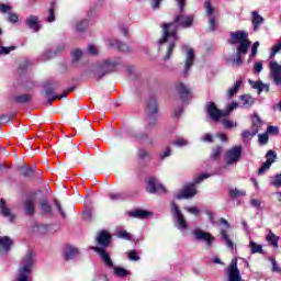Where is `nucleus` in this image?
Returning a JSON list of instances; mask_svg holds the SVG:
<instances>
[{"mask_svg": "<svg viewBox=\"0 0 281 281\" xmlns=\"http://www.w3.org/2000/svg\"><path fill=\"white\" fill-rule=\"evenodd\" d=\"M243 85V79H239L236 81V83L231 87L227 92H226V95L227 98H229V100H232L233 97L236 95V93H238V91H240V87Z\"/></svg>", "mask_w": 281, "mask_h": 281, "instance_id": "29", "label": "nucleus"}, {"mask_svg": "<svg viewBox=\"0 0 281 281\" xmlns=\"http://www.w3.org/2000/svg\"><path fill=\"white\" fill-rule=\"evenodd\" d=\"M221 155H223V146L216 145L215 147L212 148L210 157L213 161H218V159H221Z\"/></svg>", "mask_w": 281, "mask_h": 281, "instance_id": "33", "label": "nucleus"}, {"mask_svg": "<svg viewBox=\"0 0 281 281\" xmlns=\"http://www.w3.org/2000/svg\"><path fill=\"white\" fill-rule=\"evenodd\" d=\"M204 9L206 10V15L210 16H214V7H212V2H210L209 0H206L204 2Z\"/></svg>", "mask_w": 281, "mask_h": 281, "instance_id": "47", "label": "nucleus"}, {"mask_svg": "<svg viewBox=\"0 0 281 281\" xmlns=\"http://www.w3.org/2000/svg\"><path fill=\"white\" fill-rule=\"evenodd\" d=\"M8 21H9V23H19V15L14 12H9Z\"/></svg>", "mask_w": 281, "mask_h": 281, "instance_id": "54", "label": "nucleus"}, {"mask_svg": "<svg viewBox=\"0 0 281 281\" xmlns=\"http://www.w3.org/2000/svg\"><path fill=\"white\" fill-rule=\"evenodd\" d=\"M14 49H16V46H1L0 44V56H8V54H10V52H14Z\"/></svg>", "mask_w": 281, "mask_h": 281, "instance_id": "46", "label": "nucleus"}, {"mask_svg": "<svg viewBox=\"0 0 281 281\" xmlns=\"http://www.w3.org/2000/svg\"><path fill=\"white\" fill-rule=\"evenodd\" d=\"M203 179H205V177H200L195 179L194 182L186 184L176 194V199L181 201V199H193V196H196V194L199 193V191L196 190V186H199V183H203Z\"/></svg>", "mask_w": 281, "mask_h": 281, "instance_id": "5", "label": "nucleus"}, {"mask_svg": "<svg viewBox=\"0 0 281 281\" xmlns=\"http://www.w3.org/2000/svg\"><path fill=\"white\" fill-rule=\"evenodd\" d=\"M110 201H124V193H110Z\"/></svg>", "mask_w": 281, "mask_h": 281, "instance_id": "53", "label": "nucleus"}, {"mask_svg": "<svg viewBox=\"0 0 281 281\" xmlns=\"http://www.w3.org/2000/svg\"><path fill=\"white\" fill-rule=\"evenodd\" d=\"M87 27H89V20H82L76 25L77 32H86Z\"/></svg>", "mask_w": 281, "mask_h": 281, "instance_id": "41", "label": "nucleus"}, {"mask_svg": "<svg viewBox=\"0 0 281 281\" xmlns=\"http://www.w3.org/2000/svg\"><path fill=\"white\" fill-rule=\"evenodd\" d=\"M179 12H183L186 10V0H176Z\"/></svg>", "mask_w": 281, "mask_h": 281, "instance_id": "61", "label": "nucleus"}, {"mask_svg": "<svg viewBox=\"0 0 281 281\" xmlns=\"http://www.w3.org/2000/svg\"><path fill=\"white\" fill-rule=\"evenodd\" d=\"M206 112L209 117L214 122H218V120H221V110L216 106V103H210L206 108Z\"/></svg>", "mask_w": 281, "mask_h": 281, "instance_id": "18", "label": "nucleus"}, {"mask_svg": "<svg viewBox=\"0 0 281 281\" xmlns=\"http://www.w3.org/2000/svg\"><path fill=\"white\" fill-rule=\"evenodd\" d=\"M92 214H93V212L91 211V209H88V210L83 211L85 221H91Z\"/></svg>", "mask_w": 281, "mask_h": 281, "instance_id": "62", "label": "nucleus"}, {"mask_svg": "<svg viewBox=\"0 0 281 281\" xmlns=\"http://www.w3.org/2000/svg\"><path fill=\"white\" fill-rule=\"evenodd\" d=\"M256 135H258V132L256 130H254V128L251 131L245 130L241 133V137L244 139H251L252 137H256Z\"/></svg>", "mask_w": 281, "mask_h": 281, "instance_id": "42", "label": "nucleus"}, {"mask_svg": "<svg viewBox=\"0 0 281 281\" xmlns=\"http://www.w3.org/2000/svg\"><path fill=\"white\" fill-rule=\"evenodd\" d=\"M115 69H117V63L112 59H105L98 64L93 70L97 82H100L104 76L114 74Z\"/></svg>", "mask_w": 281, "mask_h": 281, "instance_id": "4", "label": "nucleus"}, {"mask_svg": "<svg viewBox=\"0 0 281 281\" xmlns=\"http://www.w3.org/2000/svg\"><path fill=\"white\" fill-rule=\"evenodd\" d=\"M159 111V106L157 105V99L155 97H149L146 103V113H147V126L146 128H153V126H157V113Z\"/></svg>", "mask_w": 281, "mask_h": 281, "instance_id": "6", "label": "nucleus"}, {"mask_svg": "<svg viewBox=\"0 0 281 281\" xmlns=\"http://www.w3.org/2000/svg\"><path fill=\"white\" fill-rule=\"evenodd\" d=\"M262 126V119H260V115H258V113H254V115H252V126H251V128L254 130V131H257V133H258V131H260V127Z\"/></svg>", "mask_w": 281, "mask_h": 281, "instance_id": "38", "label": "nucleus"}, {"mask_svg": "<svg viewBox=\"0 0 281 281\" xmlns=\"http://www.w3.org/2000/svg\"><path fill=\"white\" fill-rule=\"evenodd\" d=\"M146 190L149 194H167L168 192L166 187L157 181V178L147 179Z\"/></svg>", "mask_w": 281, "mask_h": 281, "instance_id": "10", "label": "nucleus"}, {"mask_svg": "<svg viewBox=\"0 0 281 281\" xmlns=\"http://www.w3.org/2000/svg\"><path fill=\"white\" fill-rule=\"evenodd\" d=\"M270 78L277 87L281 86V65L278 61L270 64Z\"/></svg>", "mask_w": 281, "mask_h": 281, "instance_id": "13", "label": "nucleus"}, {"mask_svg": "<svg viewBox=\"0 0 281 281\" xmlns=\"http://www.w3.org/2000/svg\"><path fill=\"white\" fill-rule=\"evenodd\" d=\"M227 281H243L240 270H238V261L236 259L233 260L228 267Z\"/></svg>", "mask_w": 281, "mask_h": 281, "instance_id": "12", "label": "nucleus"}, {"mask_svg": "<svg viewBox=\"0 0 281 281\" xmlns=\"http://www.w3.org/2000/svg\"><path fill=\"white\" fill-rule=\"evenodd\" d=\"M184 210H187V212H189V214H193L194 216L200 214V210L195 206H191V207H184Z\"/></svg>", "mask_w": 281, "mask_h": 281, "instance_id": "58", "label": "nucleus"}, {"mask_svg": "<svg viewBox=\"0 0 281 281\" xmlns=\"http://www.w3.org/2000/svg\"><path fill=\"white\" fill-rule=\"evenodd\" d=\"M258 47H260V42H255L251 46L250 58H256V55L258 54Z\"/></svg>", "mask_w": 281, "mask_h": 281, "instance_id": "52", "label": "nucleus"}, {"mask_svg": "<svg viewBox=\"0 0 281 281\" xmlns=\"http://www.w3.org/2000/svg\"><path fill=\"white\" fill-rule=\"evenodd\" d=\"M278 155L273 150H268L266 154L267 161H265L261 167L258 170V175H262V172H266V170H269L271 168L272 164H276Z\"/></svg>", "mask_w": 281, "mask_h": 281, "instance_id": "14", "label": "nucleus"}, {"mask_svg": "<svg viewBox=\"0 0 281 281\" xmlns=\"http://www.w3.org/2000/svg\"><path fill=\"white\" fill-rule=\"evenodd\" d=\"M80 58H82V50L76 48L72 53H71V60L72 63H79Z\"/></svg>", "mask_w": 281, "mask_h": 281, "instance_id": "44", "label": "nucleus"}, {"mask_svg": "<svg viewBox=\"0 0 281 281\" xmlns=\"http://www.w3.org/2000/svg\"><path fill=\"white\" fill-rule=\"evenodd\" d=\"M251 23L254 26V31L258 32V30H260V25H262V23H265V18H262L260 14H258V11H252L251 12Z\"/></svg>", "mask_w": 281, "mask_h": 281, "instance_id": "23", "label": "nucleus"}, {"mask_svg": "<svg viewBox=\"0 0 281 281\" xmlns=\"http://www.w3.org/2000/svg\"><path fill=\"white\" fill-rule=\"evenodd\" d=\"M40 210H42L44 214H52V205H49V203H47L45 200L42 201Z\"/></svg>", "mask_w": 281, "mask_h": 281, "instance_id": "45", "label": "nucleus"}, {"mask_svg": "<svg viewBox=\"0 0 281 281\" xmlns=\"http://www.w3.org/2000/svg\"><path fill=\"white\" fill-rule=\"evenodd\" d=\"M192 65H194V49L189 48L187 52V58L184 64V76H188L190 67H192Z\"/></svg>", "mask_w": 281, "mask_h": 281, "instance_id": "22", "label": "nucleus"}, {"mask_svg": "<svg viewBox=\"0 0 281 281\" xmlns=\"http://www.w3.org/2000/svg\"><path fill=\"white\" fill-rule=\"evenodd\" d=\"M34 204H35V200L34 198H29L25 203H24V211L29 216L34 215Z\"/></svg>", "mask_w": 281, "mask_h": 281, "instance_id": "30", "label": "nucleus"}, {"mask_svg": "<svg viewBox=\"0 0 281 281\" xmlns=\"http://www.w3.org/2000/svg\"><path fill=\"white\" fill-rule=\"evenodd\" d=\"M10 247H12V239L8 236L0 237V254H8Z\"/></svg>", "mask_w": 281, "mask_h": 281, "instance_id": "24", "label": "nucleus"}, {"mask_svg": "<svg viewBox=\"0 0 281 281\" xmlns=\"http://www.w3.org/2000/svg\"><path fill=\"white\" fill-rule=\"evenodd\" d=\"M50 5L52 8L48 9V16L46 18L47 23H54V21H56V9L54 8L56 5V1L53 0Z\"/></svg>", "mask_w": 281, "mask_h": 281, "instance_id": "36", "label": "nucleus"}, {"mask_svg": "<svg viewBox=\"0 0 281 281\" xmlns=\"http://www.w3.org/2000/svg\"><path fill=\"white\" fill-rule=\"evenodd\" d=\"M193 235L196 240H203L206 243L207 247H212V241L215 240L214 236L205 231L195 229Z\"/></svg>", "mask_w": 281, "mask_h": 281, "instance_id": "15", "label": "nucleus"}, {"mask_svg": "<svg viewBox=\"0 0 281 281\" xmlns=\"http://www.w3.org/2000/svg\"><path fill=\"white\" fill-rule=\"evenodd\" d=\"M258 142L261 146H267V144H269V135L267 132L258 135Z\"/></svg>", "mask_w": 281, "mask_h": 281, "instance_id": "48", "label": "nucleus"}, {"mask_svg": "<svg viewBox=\"0 0 281 281\" xmlns=\"http://www.w3.org/2000/svg\"><path fill=\"white\" fill-rule=\"evenodd\" d=\"M91 249L99 254V256L103 260L104 265H106V267H113V260H111V256H109V254L104 251V248L91 247Z\"/></svg>", "mask_w": 281, "mask_h": 281, "instance_id": "19", "label": "nucleus"}, {"mask_svg": "<svg viewBox=\"0 0 281 281\" xmlns=\"http://www.w3.org/2000/svg\"><path fill=\"white\" fill-rule=\"evenodd\" d=\"M16 170L22 177H43V171L41 169L36 168V166H30L23 160L18 164Z\"/></svg>", "mask_w": 281, "mask_h": 281, "instance_id": "9", "label": "nucleus"}, {"mask_svg": "<svg viewBox=\"0 0 281 281\" xmlns=\"http://www.w3.org/2000/svg\"><path fill=\"white\" fill-rule=\"evenodd\" d=\"M0 214H2V216L5 218H9L11 222L14 221V214H12V210L8 207V204L3 199H0Z\"/></svg>", "mask_w": 281, "mask_h": 281, "instance_id": "21", "label": "nucleus"}, {"mask_svg": "<svg viewBox=\"0 0 281 281\" xmlns=\"http://www.w3.org/2000/svg\"><path fill=\"white\" fill-rule=\"evenodd\" d=\"M243 158V145H235L229 148L225 155L224 160L226 166H236L238 161Z\"/></svg>", "mask_w": 281, "mask_h": 281, "instance_id": "7", "label": "nucleus"}, {"mask_svg": "<svg viewBox=\"0 0 281 281\" xmlns=\"http://www.w3.org/2000/svg\"><path fill=\"white\" fill-rule=\"evenodd\" d=\"M173 146H188V140L183 138H178L173 142Z\"/></svg>", "mask_w": 281, "mask_h": 281, "instance_id": "60", "label": "nucleus"}, {"mask_svg": "<svg viewBox=\"0 0 281 281\" xmlns=\"http://www.w3.org/2000/svg\"><path fill=\"white\" fill-rule=\"evenodd\" d=\"M128 215L132 218H148V216H153V213L148 212L146 210L137 209V210L130 212Z\"/></svg>", "mask_w": 281, "mask_h": 281, "instance_id": "25", "label": "nucleus"}, {"mask_svg": "<svg viewBox=\"0 0 281 281\" xmlns=\"http://www.w3.org/2000/svg\"><path fill=\"white\" fill-rule=\"evenodd\" d=\"M270 183L274 188H281V177H274Z\"/></svg>", "mask_w": 281, "mask_h": 281, "instance_id": "59", "label": "nucleus"}, {"mask_svg": "<svg viewBox=\"0 0 281 281\" xmlns=\"http://www.w3.org/2000/svg\"><path fill=\"white\" fill-rule=\"evenodd\" d=\"M176 91L178 95H180V100H182V102H187L188 95L192 93V91H190V88H188V86H186V83L183 82L176 83Z\"/></svg>", "mask_w": 281, "mask_h": 281, "instance_id": "16", "label": "nucleus"}, {"mask_svg": "<svg viewBox=\"0 0 281 281\" xmlns=\"http://www.w3.org/2000/svg\"><path fill=\"white\" fill-rule=\"evenodd\" d=\"M231 45H239L236 48V58L233 60L236 67L243 65V56L249 54V47H251V41L249 40V33L246 31H236L231 33Z\"/></svg>", "mask_w": 281, "mask_h": 281, "instance_id": "2", "label": "nucleus"}, {"mask_svg": "<svg viewBox=\"0 0 281 281\" xmlns=\"http://www.w3.org/2000/svg\"><path fill=\"white\" fill-rule=\"evenodd\" d=\"M138 157L139 159H150V154L146 151V149H139L138 150Z\"/></svg>", "mask_w": 281, "mask_h": 281, "instance_id": "57", "label": "nucleus"}, {"mask_svg": "<svg viewBox=\"0 0 281 281\" xmlns=\"http://www.w3.org/2000/svg\"><path fill=\"white\" fill-rule=\"evenodd\" d=\"M216 25H218V21H216V18L210 16L209 18V32H216Z\"/></svg>", "mask_w": 281, "mask_h": 281, "instance_id": "43", "label": "nucleus"}, {"mask_svg": "<svg viewBox=\"0 0 281 281\" xmlns=\"http://www.w3.org/2000/svg\"><path fill=\"white\" fill-rule=\"evenodd\" d=\"M97 243L101 247H109L111 243V235L106 231H102L97 236Z\"/></svg>", "mask_w": 281, "mask_h": 281, "instance_id": "20", "label": "nucleus"}, {"mask_svg": "<svg viewBox=\"0 0 281 281\" xmlns=\"http://www.w3.org/2000/svg\"><path fill=\"white\" fill-rule=\"evenodd\" d=\"M127 258H128V260L137 261V260H139V255L137 254V251L131 250L127 252Z\"/></svg>", "mask_w": 281, "mask_h": 281, "instance_id": "55", "label": "nucleus"}, {"mask_svg": "<svg viewBox=\"0 0 281 281\" xmlns=\"http://www.w3.org/2000/svg\"><path fill=\"white\" fill-rule=\"evenodd\" d=\"M171 155H172V149H170V147H166L165 151L160 153L159 157L161 161H164L166 157H170Z\"/></svg>", "mask_w": 281, "mask_h": 281, "instance_id": "56", "label": "nucleus"}, {"mask_svg": "<svg viewBox=\"0 0 281 281\" xmlns=\"http://www.w3.org/2000/svg\"><path fill=\"white\" fill-rule=\"evenodd\" d=\"M226 109L228 110V112L232 113V111H234V109H238V102L233 101L232 103L227 104Z\"/></svg>", "mask_w": 281, "mask_h": 281, "instance_id": "63", "label": "nucleus"}, {"mask_svg": "<svg viewBox=\"0 0 281 281\" xmlns=\"http://www.w3.org/2000/svg\"><path fill=\"white\" fill-rule=\"evenodd\" d=\"M239 100L243 102V106H244L245 109H249V108L254 104V102H256V101L254 100V97H251V95H249V94H241V95L239 97Z\"/></svg>", "mask_w": 281, "mask_h": 281, "instance_id": "34", "label": "nucleus"}, {"mask_svg": "<svg viewBox=\"0 0 281 281\" xmlns=\"http://www.w3.org/2000/svg\"><path fill=\"white\" fill-rule=\"evenodd\" d=\"M250 205H251V207H255L256 210H262V201H260L256 198L250 199Z\"/></svg>", "mask_w": 281, "mask_h": 281, "instance_id": "49", "label": "nucleus"}, {"mask_svg": "<svg viewBox=\"0 0 281 281\" xmlns=\"http://www.w3.org/2000/svg\"><path fill=\"white\" fill-rule=\"evenodd\" d=\"M171 213L177 223V227L180 232H188V221H186V216L181 213L179 205L175 202L171 203Z\"/></svg>", "mask_w": 281, "mask_h": 281, "instance_id": "8", "label": "nucleus"}, {"mask_svg": "<svg viewBox=\"0 0 281 281\" xmlns=\"http://www.w3.org/2000/svg\"><path fill=\"white\" fill-rule=\"evenodd\" d=\"M249 247L251 249V254H262V245L250 241Z\"/></svg>", "mask_w": 281, "mask_h": 281, "instance_id": "39", "label": "nucleus"}, {"mask_svg": "<svg viewBox=\"0 0 281 281\" xmlns=\"http://www.w3.org/2000/svg\"><path fill=\"white\" fill-rule=\"evenodd\" d=\"M231 199H239L240 196H247V192L245 190H239L237 188L228 189Z\"/></svg>", "mask_w": 281, "mask_h": 281, "instance_id": "35", "label": "nucleus"}, {"mask_svg": "<svg viewBox=\"0 0 281 281\" xmlns=\"http://www.w3.org/2000/svg\"><path fill=\"white\" fill-rule=\"evenodd\" d=\"M221 236L226 245V247L228 249H231V251H234V247H236V245L234 244V241L232 240V238H229V235H227V232L225 229L221 231Z\"/></svg>", "mask_w": 281, "mask_h": 281, "instance_id": "32", "label": "nucleus"}, {"mask_svg": "<svg viewBox=\"0 0 281 281\" xmlns=\"http://www.w3.org/2000/svg\"><path fill=\"white\" fill-rule=\"evenodd\" d=\"M252 89H256L257 92L260 94L262 91H266V93H269V85L263 83L262 81H256L252 85Z\"/></svg>", "mask_w": 281, "mask_h": 281, "instance_id": "37", "label": "nucleus"}, {"mask_svg": "<svg viewBox=\"0 0 281 281\" xmlns=\"http://www.w3.org/2000/svg\"><path fill=\"white\" fill-rule=\"evenodd\" d=\"M193 23L194 15H184L183 12L179 11V14L173 16L172 22L162 23L160 25L162 36L158 41V45H164L168 43V38H172V42L168 44L164 60H170V58H172V52H175V47H177V42L179 41V27H182V30H188L192 27Z\"/></svg>", "mask_w": 281, "mask_h": 281, "instance_id": "1", "label": "nucleus"}, {"mask_svg": "<svg viewBox=\"0 0 281 281\" xmlns=\"http://www.w3.org/2000/svg\"><path fill=\"white\" fill-rule=\"evenodd\" d=\"M266 133L268 135H280V128H278V126L269 125Z\"/></svg>", "mask_w": 281, "mask_h": 281, "instance_id": "51", "label": "nucleus"}, {"mask_svg": "<svg viewBox=\"0 0 281 281\" xmlns=\"http://www.w3.org/2000/svg\"><path fill=\"white\" fill-rule=\"evenodd\" d=\"M64 256L66 260H74V258H76V256H78V248L74 247V246H67L64 249Z\"/></svg>", "mask_w": 281, "mask_h": 281, "instance_id": "27", "label": "nucleus"}, {"mask_svg": "<svg viewBox=\"0 0 281 281\" xmlns=\"http://www.w3.org/2000/svg\"><path fill=\"white\" fill-rule=\"evenodd\" d=\"M45 87H46L45 95H53L47 100L48 104H52L54 100H63V98H67V95H69V93H71V91H75L76 89V87H70L64 90L61 94H54V89H56V87H52L49 86V83H45Z\"/></svg>", "mask_w": 281, "mask_h": 281, "instance_id": "11", "label": "nucleus"}, {"mask_svg": "<svg viewBox=\"0 0 281 281\" xmlns=\"http://www.w3.org/2000/svg\"><path fill=\"white\" fill-rule=\"evenodd\" d=\"M182 113H183V108H179L178 110L172 112L171 117H181Z\"/></svg>", "mask_w": 281, "mask_h": 281, "instance_id": "64", "label": "nucleus"}, {"mask_svg": "<svg viewBox=\"0 0 281 281\" xmlns=\"http://www.w3.org/2000/svg\"><path fill=\"white\" fill-rule=\"evenodd\" d=\"M110 47H116L119 52L123 53L130 52L131 49V47H128L126 43L120 42L117 40L110 41Z\"/></svg>", "mask_w": 281, "mask_h": 281, "instance_id": "28", "label": "nucleus"}, {"mask_svg": "<svg viewBox=\"0 0 281 281\" xmlns=\"http://www.w3.org/2000/svg\"><path fill=\"white\" fill-rule=\"evenodd\" d=\"M114 276H117L119 278H126V276H128V270L122 267H114Z\"/></svg>", "mask_w": 281, "mask_h": 281, "instance_id": "40", "label": "nucleus"}, {"mask_svg": "<svg viewBox=\"0 0 281 281\" xmlns=\"http://www.w3.org/2000/svg\"><path fill=\"white\" fill-rule=\"evenodd\" d=\"M266 240L271 245V247H274V249H278V243L280 240V237L273 234V232H269L268 235L266 236Z\"/></svg>", "mask_w": 281, "mask_h": 281, "instance_id": "31", "label": "nucleus"}, {"mask_svg": "<svg viewBox=\"0 0 281 281\" xmlns=\"http://www.w3.org/2000/svg\"><path fill=\"white\" fill-rule=\"evenodd\" d=\"M15 104H30L32 102V94H18L13 97Z\"/></svg>", "mask_w": 281, "mask_h": 281, "instance_id": "26", "label": "nucleus"}, {"mask_svg": "<svg viewBox=\"0 0 281 281\" xmlns=\"http://www.w3.org/2000/svg\"><path fill=\"white\" fill-rule=\"evenodd\" d=\"M32 267H34V252H32V250H29L20 263L16 281H30Z\"/></svg>", "mask_w": 281, "mask_h": 281, "instance_id": "3", "label": "nucleus"}, {"mask_svg": "<svg viewBox=\"0 0 281 281\" xmlns=\"http://www.w3.org/2000/svg\"><path fill=\"white\" fill-rule=\"evenodd\" d=\"M25 25L33 32H41V23H38V18L36 15H29L25 20Z\"/></svg>", "mask_w": 281, "mask_h": 281, "instance_id": "17", "label": "nucleus"}, {"mask_svg": "<svg viewBox=\"0 0 281 281\" xmlns=\"http://www.w3.org/2000/svg\"><path fill=\"white\" fill-rule=\"evenodd\" d=\"M34 232H38L40 234H45L47 229H49V226L44 225V224H37L34 226Z\"/></svg>", "mask_w": 281, "mask_h": 281, "instance_id": "50", "label": "nucleus"}]
</instances>
